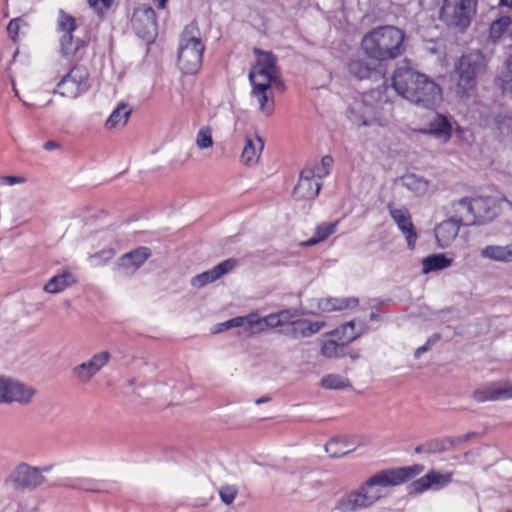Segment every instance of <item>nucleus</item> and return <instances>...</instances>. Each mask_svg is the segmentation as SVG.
I'll return each mask as SVG.
<instances>
[{
    "label": "nucleus",
    "instance_id": "nucleus-14",
    "mask_svg": "<svg viewBox=\"0 0 512 512\" xmlns=\"http://www.w3.org/2000/svg\"><path fill=\"white\" fill-rule=\"evenodd\" d=\"M349 73L359 80L380 79L385 75V66L378 61H371L360 57L351 58L348 63Z\"/></svg>",
    "mask_w": 512,
    "mask_h": 512
},
{
    "label": "nucleus",
    "instance_id": "nucleus-18",
    "mask_svg": "<svg viewBox=\"0 0 512 512\" xmlns=\"http://www.w3.org/2000/svg\"><path fill=\"white\" fill-rule=\"evenodd\" d=\"M324 322H312L307 319H298L285 324L280 333L293 339L310 337L324 327Z\"/></svg>",
    "mask_w": 512,
    "mask_h": 512
},
{
    "label": "nucleus",
    "instance_id": "nucleus-20",
    "mask_svg": "<svg viewBox=\"0 0 512 512\" xmlns=\"http://www.w3.org/2000/svg\"><path fill=\"white\" fill-rule=\"evenodd\" d=\"M321 187L322 183L320 181L304 175L301 171L299 181L293 190V195L297 200H312L318 196Z\"/></svg>",
    "mask_w": 512,
    "mask_h": 512
},
{
    "label": "nucleus",
    "instance_id": "nucleus-22",
    "mask_svg": "<svg viewBox=\"0 0 512 512\" xmlns=\"http://www.w3.org/2000/svg\"><path fill=\"white\" fill-rule=\"evenodd\" d=\"M473 399L477 402L498 401L501 399L512 398V385L505 387H493L486 385L473 392Z\"/></svg>",
    "mask_w": 512,
    "mask_h": 512
},
{
    "label": "nucleus",
    "instance_id": "nucleus-17",
    "mask_svg": "<svg viewBox=\"0 0 512 512\" xmlns=\"http://www.w3.org/2000/svg\"><path fill=\"white\" fill-rule=\"evenodd\" d=\"M237 260L229 258L222 261L212 269L204 271L191 279V285L195 288H202L209 283L220 279L225 274L231 272L237 266Z\"/></svg>",
    "mask_w": 512,
    "mask_h": 512
},
{
    "label": "nucleus",
    "instance_id": "nucleus-53",
    "mask_svg": "<svg viewBox=\"0 0 512 512\" xmlns=\"http://www.w3.org/2000/svg\"><path fill=\"white\" fill-rule=\"evenodd\" d=\"M476 435L477 434L475 432H470V433H467V434H464V435H460V436H456V437H449V436H447V437L449 439L450 447L453 448V447H456V446L460 445L461 443L469 441L470 439H472Z\"/></svg>",
    "mask_w": 512,
    "mask_h": 512
},
{
    "label": "nucleus",
    "instance_id": "nucleus-48",
    "mask_svg": "<svg viewBox=\"0 0 512 512\" xmlns=\"http://www.w3.org/2000/svg\"><path fill=\"white\" fill-rule=\"evenodd\" d=\"M115 256V251L112 248L104 249L89 256V260L95 266H101L109 262Z\"/></svg>",
    "mask_w": 512,
    "mask_h": 512
},
{
    "label": "nucleus",
    "instance_id": "nucleus-57",
    "mask_svg": "<svg viewBox=\"0 0 512 512\" xmlns=\"http://www.w3.org/2000/svg\"><path fill=\"white\" fill-rule=\"evenodd\" d=\"M3 182L8 184V185H14V184H17V183H22L24 182V179L21 178V177H17V176H5L2 178Z\"/></svg>",
    "mask_w": 512,
    "mask_h": 512
},
{
    "label": "nucleus",
    "instance_id": "nucleus-63",
    "mask_svg": "<svg viewBox=\"0 0 512 512\" xmlns=\"http://www.w3.org/2000/svg\"><path fill=\"white\" fill-rule=\"evenodd\" d=\"M500 3L504 6L512 8V0H500Z\"/></svg>",
    "mask_w": 512,
    "mask_h": 512
},
{
    "label": "nucleus",
    "instance_id": "nucleus-62",
    "mask_svg": "<svg viewBox=\"0 0 512 512\" xmlns=\"http://www.w3.org/2000/svg\"><path fill=\"white\" fill-rule=\"evenodd\" d=\"M268 401H270V398H269V397H267V396H263V397L258 398V399L256 400V404H258V405H259V404H262V403H265V402H268Z\"/></svg>",
    "mask_w": 512,
    "mask_h": 512
},
{
    "label": "nucleus",
    "instance_id": "nucleus-9",
    "mask_svg": "<svg viewBox=\"0 0 512 512\" xmlns=\"http://www.w3.org/2000/svg\"><path fill=\"white\" fill-rule=\"evenodd\" d=\"M507 202L510 206L512 203L504 196L500 195H479L474 197L475 223L474 225H485L494 221L501 213V204Z\"/></svg>",
    "mask_w": 512,
    "mask_h": 512
},
{
    "label": "nucleus",
    "instance_id": "nucleus-10",
    "mask_svg": "<svg viewBox=\"0 0 512 512\" xmlns=\"http://www.w3.org/2000/svg\"><path fill=\"white\" fill-rule=\"evenodd\" d=\"M76 19L63 9L58 12L57 29L63 35L60 38V52L64 57H72L84 45L81 39H74L72 33L76 30Z\"/></svg>",
    "mask_w": 512,
    "mask_h": 512
},
{
    "label": "nucleus",
    "instance_id": "nucleus-45",
    "mask_svg": "<svg viewBox=\"0 0 512 512\" xmlns=\"http://www.w3.org/2000/svg\"><path fill=\"white\" fill-rule=\"evenodd\" d=\"M254 315L253 313L245 316V317H242V316H239V317H235L233 319H230L224 323H221V326H225V328H234V327H240V326H243L244 323L246 322L251 330L252 333H257V332H261L262 331V328L261 326H258L256 324H253L252 323V320L250 319V317Z\"/></svg>",
    "mask_w": 512,
    "mask_h": 512
},
{
    "label": "nucleus",
    "instance_id": "nucleus-64",
    "mask_svg": "<svg viewBox=\"0 0 512 512\" xmlns=\"http://www.w3.org/2000/svg\"><path fill=\"white\" fill-rule=\"evenodd\" d=\"M430 346L440 339L438 334H434L431 338Z\"/></svg>",
    "mask_w": 512,
    "mask_h": 512
},
{
    "label": "nucleus",
    "instance_id": "nucleus-6",
    "mask_svg": "<svg viewBox=\"0 0 512 512\" xmlns=\"http://www.w3.org/2000/svg\"><path fill=\"white\" fill-rule=\"evenodd\" d=\"M49 470L50 467L38 468L21 462L5 478L4 485L17 492L35 490L46 482L43 472Z\"/></svg>",
    "mask_w": 512,
    "mask_h": 512
},
{
    "label": "nucleus",
    "instance_id": "nucleus-19",
    "mask_svg": "<svg viewBox=\"0 0 512 512\" xmlns=\"http://www.w3.org/2000/svg\"><path fill=\"white\" fill-rule=\"evenodd\" d=\"M451 482V474H440L430 471L408 486L409 493H421L429 488H441Z\"/></svg>",
    "mask_w": 512,
    "mask_h": 512
},
{
    "label": "nucleus",
    "instance_id": "nucleus-16",
    "mask_svg": "<svg viewBox=\"0 0 512 512\" xmlns=\"http://www.w3.org/2000/svg\"><path fill=\"white\" fill-rule=\"evenodd\" d=\"M151 252L147 247L137 249L122 255L117 261L118 271L126 276L133 275L150 257Z\"/></svg>",
    "mask_w": 512,
    "mask_h": 512
},
{
    "label": "nucleus",
    "instance_id": "nucleus-39",
    "mask_svg": "<svg viewBox=\"0 0 512 512\" xmlns=\"http://www.w3.org/2000/svg\"><path fill=\"white\" fill-rule=\"evenodd\" d=\"M337 222L334 223H322L315 229V234L312 238L303 242L302 245L306 247L313 246L321 241L327 239L336 230Z\"/></svg>",
    "mask_w": 512,
    "mask_h": 512
},
{
    "label": "nucleus",
    "instance_id": "nucleus-4",
    "mask_svg": "<svg viewBox=\"0 0 512 512\" xmlns=\"http://www.w3.org/2000/svg\"><path fill=\"white\" fill-rule=\"evenodd\" d=\"M205 44L196 20L186 25L180 34L178 66L184 74H196L202 66Z\"/></svg>",
    "mask_w": 512,
    "mask_h": 512
},
{
    "label": "nucleus",
    "instance_id": "nucleus-31",
    "mask_svg": "<svg viewBox=\"0 0 512 512\" xmlns=\"http://www.w3.org/2000/svg\"><path fill=\"white\" fill-rule=\"evenodd\" d=\"M481 256L499 262H512V243L505 246L488 245L481 250Z\"/></svg>",
    "mask_w": 512,
    "mask_h": 512
},
{
    "label": "nucleus",
    "instance_id": "nucleus-2",
    "mask_svg": "<svg viewBox=\"0 0 512 512\" xmlns=\"http://www.w3.org/2000/svg\"><path fill=\"white\" fill-rule=\"evenodd\" d=\"M392 86L401 97L423 109L433 110L442 101L441 87L414 69L407 59L401 61L394 70Z\"/></svg>",
    "mask_w": 512,
    "mask_h": 512
},
{
    "label": "nucleus",
    "instance_id": "nucleus-24",
    "mask_svg": "<svg viewBox=\"0 0 512 512\" xmlns=\"http://www.w3.org/2000/svg\"><path fill=\"white\" fill-rule=\"evenodd\" d=\"M291 314L289 311H281L277 314H270L264 318H259L257 315H252L250 319L253 324L261 326L262 331L267 328L280 327L284 328L285 324L290 323Z\"/></svg>",
    "mask_w": 512,
    "mask_h": 512
},
{
    "label": "nucleus",
    "instance_id": "nucleus-27",
    "mask_svg": "<svg viewBox=\"0 0 512 512\" xmlns=\"http://www.w3.org/2000/svg\"><path fill=\"white\" fill-rule=\"evenodd\" d=\"M356 445L350 441L348 437H335L327 442L325 445V451L332 458H340L354 451Z\"/></svg>",
    "mask_w": 512,
    "mask_h": 512
},
{
    "label": "nucleus",
    "instance_id": "nucleus-40",
    "mask_svg": "<svg viewBox=\"0 0 512 512\" xmlns=\"http://www.w3.org/2000/svg\"><path fill=\"white\" fill-rule=\"evenodd\" d=\"M67 487L77 489L85 492H102L101 482L91 478H76L70 483L66 484Z\"/></svg>",
    "mask_w": 512,
    "mask_h": 512
},
{
    "label": "nucleus",
    "instance_id": "nucleus-11",
    "mask_svg": "<svg viewBox=\"0 0 512 512\" xmlns=\"http://www.w3.org/2000/svg\"><path fill=\"white\" fill-rule=\"evenodd\" d=\"M132 28L138 37L150 41L157 35V18L154 9L147 4L137 7L131 18Z\"/></svg>",
    "mask_w": 512,
    "mask_h": 512
},
{
    "label": "nucleus",
    "instance_id": "nucleus-5",
    "mask_svg": "<svg viewBox=\"0 0 512 512\" xmlns=\"http://www.w3.org/2000/svg\"><path fill=\"white\" fill-rule=\"evenodd\" d=\"M485 69V59L479 50L461 56L456 67L458 81L456 94L459 98H468L476 86V78Z\"/></svg>",
    "mask_w": 512,
    "mask_h": 512
},
{
    "label": "nucleus",
    "instance_id": "nucleus-42",
    "mask_svg": "<svg viewBox=\"0 0 512 512\" xmlns=\"http://www.w3.org/2000/svg\"><path fill=\"white\" fill-rule=\"evenodd\" d=\"M344 343H338L336 340L329 339L323 342L321 353L327 358H336L344 355Z\"/></svg>",
    "mask_w": 512,
    "mask_h": 512
},
{
    "label": "nucleus",
    "instance_id": "nucleus-33",
    "mask_svg": "<svg viewBox=\"0 0 512 512\" xmlns=\"http://www.w3.org/2000/svg\"><path fill=\"white\" fill-rule=\"evenodd\" d=\"M278 78V70H270V68L255 64L253 69L249 73V80L252 85L260 83H268L271 85Z\"/></svg>",
    "mask_w": 512,
    "mask_h": 512
},
{
    "label": "nucleus",
    "instance_id": "nucleus-26",
    "mask_svg": "<svg viewBox=\"0 0 512 512\" xmlns=\"http://www.w3.org/2000/svg\"><path fill=\"white\" fill-rule=\"evenodd\" d=\"M451 130L452 127L448 119L443 115L437 114L429 123L428 128L421 129L420 131L424 134H431L447 141L451 137Z\"/></svg>",
    "mask_w": 512,
    "mask_h": 512
},
{
    "label": "nucleus",
    "instance_id": "nucleus-13",
    "mask_svg": "<svg viewBox=\"0 0 512 512\" xmlns=\"http://www.w3.org/2000/svg\"><path fill=\"white\" fill-rule=\"evenodd\" d=\"M387 209L398 229L405 236L408 248L414 249L418 235L411 220L409 210L405 206L397 208L392 202L388 203Z\"/></svg>",
    "mask_w": 512,
    "mask_h": 512
},
{
    "label": "nucleus",
    "instance_id": "nucleus-46",
    "mask_svg": "<svg viewBox=\"0 0 512 512\" xmlns=\"http://www.w3.org/2000/svg\"><path fill=\"white\" fill-rule=\"evenodd\" d=\"M196 145L204 150L213 146L212 129L209 126H202L196 135Z\"/></svg>",
    "mask_w": 512,
    "mask_h": 512
},
{
    "label": "nucleus",
    "instance_id": "nucleus-52",
    "mask_svg": "<svg viewBox=\"0 0 512 512\" xmlns=\"http://www.w3.org/2000/svg\"><path fill=\"white\" fill-rule=\"evenodd\" d=\"M12 379L0 377V403H8Z\"/></svg>",
    "mask_w": 512,
    "mask_h": 512
},
{
    "label": "nucleus",
    "instance_id": "nucleus-44",
    "mask_svg": "<svg viewBox=\"0 0 512 512\" xmlns=\"http://www.w3.org/2000/svg\"><path fill=\"white\" fill-rule=\"evenodd\" d=\"M253 53L257 57L256 64L270 68V70H277V57L272 52L262 51L259 48H254Z\"/></svg>",
    "mask_w": 512,
    "mask_h": 512
},
{
    "label": "nucleus",
    "instance_id": "nucleus-7",
    "mask_svg": "<svg viewBox=\"0 0 512 512\" xmlns=\"http://www.w3.org/2000/svg\"><path fill=\"white\" fill-rule=\"evenodd\" d=\"M476 7L477 0H458L454 4L446 0L440 10V18L447 26L463 30L470 25Z\"/></svg>",
    "mask_w": 512,
    "mask_h": 512
},
{
    "label": "nucleus",
    "instance_id": "nucleus-1",
    "mask_svg": "<svg viewBox=\"0 0 512 512\" xmlns=\"http://www.w3.org/2000/svg\"><path fill=\"white\" fill-rule=\"evenodd\" d=\"M421 464L380 470L363 481L356 489L343 494L335 503L339 512H358L373 507L387 493L386 488L404 484L423 471Z\"/></svg>",
    "mask_w": 512,
    "mask_h": 512
},
{
    "label": "nucleus",
    "instance_id": "nucleus-8",
    "mask_svg": "<svg viewBox=\"0 0 512 512\" xmlns=\"http://www.w3.org/2000/svg\"><path fill=\"white\" fill-rule=\"evenodd\" d=\"M90 87L89 72L86 67L76 65L62 77L54 91L62 97L75 99Z\"/></svg>",
    "mask_w": 512,
    "mask_h": 512
},
{
    "label": "nucleus",
    "instance_id": "nucleus-43",
    "mask_svg": "<svg viewBox=\"0 0 512 512\" xmlns=\"http://www.w3.org/2000/svg\"><path fill=\"white\" fill-rule=\"evenodd\" d=\"M511 23L512 19L509 16H503L495 20L490 26V38L494 42L499 40Z\"/></svg>",
    "mask_w": 512,
    "mask_h": 512
},
{
    "label": "nucleus",
    "instance_id": "nucleus-29",
    "mask_svg": "<svg viewBox=\"0 0 512 512\" xmlns=\"http://www.w3.org/2000/svg\"><path fill=\"white\" fill-rule=\"evenodd\" d=\"M9 393L10 395L8 396V403L17 402L20 404H28L36 394V390L24 383L12 380Z\"/></svg>",
    "mask_w": 512,
    "mask_h": 512
},
{
    "label": "nucleus",
    "instance_id": "nucleus-30",
    "mask_svg": "<svg viewBox=\"0 0 512 512\" xmlns=\"http://www.w3.org/2000/svg\"><path fill=\"white\" fill-rule=\"evenodd\" d=\"M252 95L257 98L260 106V110L265 115H270L273 111L274 103L273 101L269 100V93H271V85H268V83H260L257 82V84L252 85Z\"/></svg>",
    "mask_w": 512,
    "mask_h": 512
},
{
    "label": "nucleus",
    "instance_id": "nucleus-21",
    "mask_svg": "<svg viewBox=\"0 0 512 512\" xmlns=\"http://www.w3.org/2000/svg\"><path fill=\"white\" fill-rule=\"evenodd\" d=\"M463 224L457 221L456 218H449L441 222L435 228V237L440 247H448L459 233L460 226Z\"/></svg>",
    "mask_w": 512,
    "mask_h": 512
},
{
    "label": "nucleus",
    "instance_id": "nucleus-49",
    "mask_svg": "<svg viewBox=\"0 0 512 512\" xmlns=\"http://www.w3.org/2000/svg\"><path fill=\"white\" fill-rule=\"evenodd\" d=\"M237 494H238V489L234 485H224L219 490L220 499L226 505L232 504L234 502Z\"/></svg>",
    "mask_w": 512,
    "mask_h": 512
},
{
    "label": "nucleus",
    "instance_id": "nucleus-41",
    "mask_svg": "<svg viewBox=\"0 0 512 512\" xmlns=\"http://www.w3.org/2000/svg\"><path fill=\"white\" fill-rule=\"evenodd\" d=\"M321 386L325 389H344L350 386L348 379L338 374H328L321 380Z\"/></svg>",
    "mask_w": 512,
    "mask_h": 512
},
{
    "label": "nucleus",
    "instance_id": "nucleus-34",
    "mask_svg": "<svg viewBox=\"0 0 512 512\" xmlns=\"http://www.w3.org/2000/svg\"><path fill=\"white\" fill-rule=\"evenodd\" d=\"M452 259L447 258L444 254H433L422 260V272L428 274L432 271H438L449 267Z\"/></svg>",
    "mask_w": 512,
    "mask_h": 512
},
{
    "label": "nucleus",
    "instance_id": "nucleus-47",
    "mask_svg": "<svg viewBox=\"0 0 512 512\" xmlns=\"http://www.w3.org/2000/svg\"><path fill=\"white\" fill-rule=\"evenodd\" d=\"M427 447L429 454L443 453L451 449L447 436L428 440Z\"/></svg>",
    "mask_w": 512,
    "mask_h": 512
},
{
    "label": "nucleus",
    "instance_id": "nucleus-32",
    "mask_svg": "<svg viewBox=\"0 0 512 512\" xmlns=\"http://www.w3.org/2000/svg\"><path fill=\"white\" fill-rule=\"evenodd\" d=\"M401 181L406 189L418 197L425 195L429 189V181L414 173L404 175Z\"/></svg>",
    "mask_w": 512,
    "mask_h": 512
},
{
    "label": "nucleus",
    "instance_id": "nucleus-56",
    "mask_svg": "<svg viewBox=\"0 0 512 512\" xmlns=\"http://www.w3.org/2000/svg\"><path fill=\"white\" fill-rule=\"evenodd\" d=\"M333 162L334 160L330 155H325L322 157L319 164L321 165L322 169L329 175Z\"/></svg>",
    "mask_w": 512,
    "mask_h": 512
},
{
    "label": "nucleus",
    "instance_id": "nucleus-36",
    "mask_svg": "<svg viewBox=\"0 0 512 512\" xmlns=\"http://www.w3.org/2000/svg\"><path fill=\"white\" fill-rule=\"evenodd\" d=\"M356 323L354 321L347 322L342 325L341 329L335 330L332 335L339 336L338 339L345 344L354 341L358 338L365 330L364 324H360V328L355 330Z\"/></svg>",
    "mask_w": 512,
    "mask_h": 512
},
{
    "label": "nucleus",
    "instance_id": "nucleus-55",
    "mask_svg": "<svg viewBox=\"0 0 512 512\" xmlns=\"http://www.w3.org/2000/svg\"><path fill=\"white\" fill-rule=\"evenodd\" d=\"M19 23H20L19 19H13L9 22V24L7 26V32L13 41H16V37L18 35V31H19V27H20Z\"/></svg>",
    "mask_w": 512,
    "mask_h": 512
},
{
    "label": "nucleus",
    "instance_id": "nucleus-38",
    "mask_svg": "<svg viewBox=\"0 0 512 512\" xmlns=\"http://www.w3.org/2000/svg\"><path fill=\"white\" fill-rule=\"evenodd\" d=\"M132 110L125 103H120L117 108L111 113L106 121L108 129L115 128L119 125H126Z\"/></svg>",
    "mask_w": 512,
    "mask_h": 512
},
{
    "label": "nucleus",
    "instance_id": "nucleus-37",
    "mask_svg": "<svg viewBox=\"0 0 512 512\" xmlns=\"http://www.w3.org/2000/svg\"><path fill=\"white\" fill-rule=\"evenodd\" d=\"M495 128L502 142H512V116L499 114L495 117Z\"/></svg>",
    "mask_w": 512,
    "mask_h": 512
},
{
    "label": "nucleus",
    "instance_id": "nucleus-50",
    "mask_svg": "<svg viewBox=\"0 0 512 512\" xmlns=\"http://www.w3.org/2000/svg\"><path fill=\"white\" fill-rule=\"evenodd\" d=\"M302 172L304 175H308L314 180H320L322 178H325L328 174L326 171H324L319 163H312L307 166H305L302 169Z\"/></svg>",
    "mask_w": 512,
    "mask_h": 512
},
{
    "label": "nucleus",
    "instance_id": "nucleus-12",
    "mask_svg": "<svg viewBox=\"0 0 512 512\" xmlns=\"http://www.w3.org/2000/svg\"><path fill=\"white\" fill-rule=\"evenodd\" d=\"M370 96L355 99L347 109V117L357 127L370 126L378 121L376 107L370 102Z\"/></svg>",
    "mask_w": 512,
    "mask_h": 512
},
{
    "label": "nucleus",
    "instance_id": "nucleus-28",
    "mask_svg": "<svg viewBox=\"0 0 512 512\" xmlns=\"http://www.w3.org/2000/svg\"><path fill=\"white\" fill-rule=\"evenodd\" d=\"M76 278L69 271L53 276L45 285L44 291L50 294H56L64 291L66 288L76 283Z\"/></svg>",
    "mask_w": 512,
    "mask_h": 512
},
{
    "label": "nucleus",
    "instance_id": "nucleus-61",
    "mask_svg": "<svg viewBox=\"0 0 512 512\" xmlns=\"http://www.w3.org/2000/svg\"><path fill=\"white\" fill-rule=\"evenodd\" d=\"M159 9H164L166 7L167 0H154Z\"/></svg>",
    "mask_w": 512,
    "mask_h": 512
},
{
    "label": "nucleus",
    "instance_id": "nucleus-60",
    "mask_svg": "<svg viewBox=\"0 0 512 512\" xmlns=\"http://www.w3.org/2000/svg\"><path fill=\"white\" fill-rule=\"evenodd\" d=\"M427 442H425L424 444L422 445H418L415 447V453L417 454H420V453H428V449H427Z\"/></svg>",
    "mask_w": 512,
    "mask_h": 512
},
{
    "label": "nucleus",
    "instance_id": "nucleus-54",
    "mask_svg": "<svg viewBox=\"0 0 512 512\" xmlns=\"http://www.w3.org/2000/svg\"><path fill=\"white\" fill-rule=\"evenodd\" d=\"M114 0H88L91 8L95 10L108 9L111 7Z\"/></svg>",
    "mask_w": 512,
    "mask_h": 512
},
{
    "label": "nucleus",
    "instance_id": "nucleus-15",
    "mask_svg": "<svg viewBox=\"0 0 512 512\" xmlns=\"http://www.w3.org/2000/svg\"><path fill=\"white\" fill-rule=\"evenodd\" d=\"M111 354L108 351H101L94 354L91 359L75 366L73 375L81 383H88L109 361Z\"/></svg>",
    "mask_w": 512,
    "mask_h": 512
},
{
    "label": "nucleus",
    "instance_id": "nucleus-23",
    "mask_svg": "<svg viewBox=\"0 0 512 512\" xmlns=\"http://www.w3.org/2000/svg\"><path fill=\"white\" fill-rule=\"evenodd\" d=\"M474 204V197H463L452 203V208L457 221L462 223L464 226H473L475 223L474 209H471Z\"/></svg>",
    "mask_w": 512,
    "mask_h": 512
},
{
    "label": "nucleus",
    "instance_id": "nucleus-59",
    "mask_svg": "<svg viewBox=\"0 0 512 512\" xmlns=\"http://www.w3.org/2000/svg\"><path fill=\"white\" fill-rule=\"evenodd\" d=\"M60 145L59 143L55 142V141H47L45 144H44V149L47 150V151H50L52 149H56L58 148Z\"/></svg>",
    "mask_w": 512,
    "mask_h": 512
},
{
    "label": "nucleus",
    "instance_id": "nucleus-35",
    "mask_svg": "<svg viewBox=\"0 0 512 512\" xmlns=\"http://www.w3.org/2000/svg\"><path fill=\"white\" fill-rule=\"evenodd\" d=\"M358 304L357 298H327L321 300L319 307L324 312H331L336 310H344L349 307H355Z\"/></svg>",
    "mask_w": 512,
    "mask_h": 512
},
{
    "label": "nucleus",
    "instance_id": "nucleus-25",
    "mask_svg": "<svg viewBox=\"0 0 512 512\" xmlns=\"http://www.w3.org/2000/svg\"><path fill=\"white\" fill-rule=\"evenodd\" d=\"M263 148L264 141L260 137H246L245 146L241 154V161L245 165H252L254 163H257Z\"/></svg>",
    "mask_w": 512,
    "mask_h": 512
},
{
    "label": "nucleus",
    "instance_id": "nucleus-3",
    "mask_svg": "<svg viewBox=\"0 0 512 512\" xmlns=\"http://www.w3.org/2000/svg\"><path fill=\"white\" fill-rule=\"evenodd\" d=\"M360 48L369 60L385 66L386 62L399 58L406 51L405 33L396 26H378L362 37Z\"/></svg>",
    "mask_w": 512,
    "mask_h": 512
},
{
    "label": "nucleus",
    "instance_id": "nucleus-51",
    "mask_svg": "<svg viewBox=\"0 0 512 512\" xmlns=\"http://www.w3.org/2000/svg\"><path fill=\"white\" fill-rule=\"evenodd\" d=\"M502 87L504 91L512 92V57L507 60L506 72L502 76Z\"/></svg>",
    "mask_w": 512,
    "mask_h": 512
},
{
    "label": "nucleus",
    "instance_id": "nucleus-58",
    "mask_svg": "<svg viewBox=\"0 0 512 512\" xmlns=\"http://www.w3.org/2000/svg\"><path fill=\"white\" fill-rule=\"evenodd\" d=\"M430 342H431V339H428V340H427V342H426V344H424L423 346H421V347H419V348H417V349H416V351H415V353H414V357H415L416 359L420 358V356H421L424 352H426V351H428V350L430 349Z\"/></svg>",
    "mask_w": 512,
    "mask_h": 512
}]
</instances>
